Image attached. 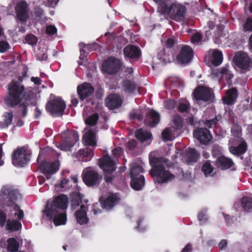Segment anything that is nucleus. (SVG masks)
I'll return each mask as SVG.
<instances>
[{
  "label": "nucleus",
  "instance_id": "51",
  "mask_svg": "<svg viewBox=\"0 0 252 252\" xmlns=\"http://www.w3.org/2000/svg\"><path fill=\"white\" fill-rule=\"evenodd\" d=\"M71 186L70 181L66 179H63L61 183V187L64 189H68Z\"/></svg>",
  "mask_w": 252,
  "mask_h": 252
},
{
  "label": "nucleus",
  "instance_id": "64",
  "mask_svg": "<svg viewBox=\"0 0 252 252\" xmlns=\"http://www.w3.org/2000/svg\"><path fill=\"white\" fill-rule=\"evenodd\" d=\"M192 250L191 246L190 244H188L186 247H185L182 252H190Z\"/></svg>",
  "mask_w": 252,
  "mask_h": 252
},
{
  "label": "nucleus",
  "instance_id": "37",
  "mask_svg": "<svg viewBox=\"0 0 252 252\" xmlns=\"http://www.w3.org/2000/svg\"><path fill=\"white\" fill-rule=\"evenodd\" d=\"M242 206L245 211H249L252 208V199L247 197H243L241 201Z\"/></svg>",
  "mask_w": 252,
  "mask_h": 252
},
{
  "label": "nucleus",
  "instance_id": "11",
  "mask_svg": "<svg viewBox=\"0 0 252 252\" xmlns=\"http://www.w3.org/2000/svg\"><path fill=\"white\" fill-rule=\"evenodd\" d=\"M192 57V49L189 46L182 45L180 47L179 53L176 58L180 63H188L191 61Z\"/></svg>",
  "mask_w": 252,
  "mask_h": 252
},
{
  "label": "nucleus",
  "instance_id": "60",
  "mask_svg": "<svg viewBox=\"0 0 252 252\" xmlns=\"http://www.w3.org/2000/svg\"><path fill=\"white\" fill-rule=\"evenodd\" d=\"M38 58L40 61L46 60V59H47V55H46V52L43 53H39L38 54Z\"/></svg>",
  "mask_w": 252,
  "mask_h": 252
},
{
  "label": "nucleus",
  "instance_id": "8",
  "mask_svg": "<svg viewBox=\"0 0 252 252\" xmlns=\"http://www.w3.org/2000/svg\"><path fill=\"white\" fill-rule=\"evenodd\" d=\"M12 163L15 166H23L30 160V154L24 148H18L12 153Z\"/></svg>",
  "mask_w": 252,
  "mask_h": 252
},
{
  "label": "nucleus",
  "instance_id": "62",
  "mask_svg": "<svg viewBox=\"0 0 252 252\" xmlns=\"http://www.w3.org/2000/svg\"><path fill=\"white\" fill-rule=\"evenodd\" d=\"M130 117L131 119H137L139 120H141L142 119V117L139 115L137 114L136 113H131L130 115Z\"/></svg>",
  "mask_w": 252,
  "mask_h": 252
},
{
  "label": "nucleus",
  "instance_id": "12",
  "mask_svg": "<svg viewBox=\"0 0 252 252\" xmlns=\"http://www.w3.org/2000/svg\"><path fill=\"white\" fill-rule=\"evenodd\" d=\"M234 62L239 68L247 69L252 63V60L247 53L238 52L234 58Z\"/></svg>",
  "mask_w": 252,
  "mask_h": 252
},
{
  "label": "nucleus",
  "instance_id": "44",
  "mask_svg": "<svg viewBox=\"0 0 252 252\" xmlns=\"http://www.w3.org/2000/svg\"><path fill=\"white\" fill-rule=\"evenodd\" d=\"M183 119L180 116L174 117L173 122L175 129H180L183 126Z\"/></svg>",
  "mask_w": 252,
  "mask_h": 252
},
{
  "label": "nucleus",
  "instance_id": "21",
  "mask_svg": "<svg viewBox=\"0 0 252 252\" xmlns=\"http://www.w3.org/2000/svg\"><path fill=\"white\" fill-rule=\"evenodd\" d=\"M106 104L110 109H113L121 106L122 100L119 95L111 94L108 97Z\"/></svg>",
  "mask_w": 252,
  "mask_h": 252
},
{
  "label": "nucleus",
  "instance_id": "13",
  "mask_svg": "<svg viewBox=\"0 0 252 252\" xmlns=\"http://www.w3.org/2000/svg\"><path fill=\"white\" fill-rule=\"evenodd\" d=\"M120 68V63L113 57H110L103 63V70L108 74H112L117 72Z\"/></svg>",
  "mask_w": 252,
  "mask_h": 252
},
{
  "label": "nucleus",
  "instance_id": "28",
  "mask_svg": "<svg viewBox=\"0 0 252 252\" xmlns=\"http://www.w3.org/2000/svg\"><path fill=\"white\" fill-rule=\"evenodd\" d=\"M145 184V179L143 175H140L138 177L132 178L131 181V186L135 190L141 189Z\"/></svg>",
  "mask_w": 252,
  "mask_h": 252
},
{
  "label": "nucleus",
  "instance_id": "36",
  "mask_svg": "<svg viewBox=\"0 0 252 252\" xmlns=\"http://www.w3.org/2000/svg\"><path fill=\"white\" fill-rule=\"evenodd\" d=\"M143 172V169L142 166L136 163L133 164L130 171L131 178L139 177V174Z\"/></svg>",
  "mask_w": 252,
  "mask_h": 252
},
{
  "label": "nucleus",
  "instance_id": "53",
  "mask_svg": "<svg viewBox=\"0 0 252 252\" xmlns=\"http://www.w3.org/2000/svg\"><path fill=\"white\" fill-rule=\"evenodd\" d=\"M79 46L80 47V52H81L80 59H82L83 58V54H84V53L85 52H86V49H88L90 46L87 45L83 43H81L79 44Z\"/></svg>",
  "mask_w": 252,
  "mask_h": 252
},
{
  "label": "nucleus",
  "instance_id": "18",
  "mask_svg": "<svg viewBox=\"0 0 252 252\" xmlns=\"http://www.w3.org/2000/svg\"><path fill=\"white\" fill-rule=\"evenodd\" d=\"M226 20L224 17H217L215 19V22L216 23L218 31L215 33L214 37V41L216 44H219L221 42V32L223 29L224 24L226 23Z\"/></svg>",
  "mask_w": 252,
  "mask_h": 252
},
{
  "label": "nucleus",
  "instance_id": "2",
  "mask_svg": "<svg viewBox=\"0 0 252 252\" xmlns=\"http://www.w3.org/2000/svg\"><path fill=\"white\" fill-rule=\"evenodd\" d=\"M167 162L168 160L164 158H153L150 159L153 166L150 174L157 177L158 183H166L175 178V176L165 169V166H168Z\"/></svg>",
  "mask_w": 252,
  "mask_h": 252
},
{
  "label": "nucleus",
  "instance_id": "40",
  "mask_svg": "<svg viewBox=\"0 0 252 252\" xmlns=\"http://www.w3.org/2000/svg\"><path fill=\"white\" fill-rule=\"evenodd\" d=\"M242 27L244 32H252V17H247Z\"/></svg>",
  "mask_w": 252,
  "mask_h": 252
},
{
  "label": "nucleus",
  "instance_id": "42",
  "mask_svg": "<svg viewBox=\"0 0 252 252\" xmlns=\"http://www.w3.org/2000/svg\"><path fill=\"white\" fill-rule=\"evenodd\" d=\"M4 122L8 126L12 124L13 115L12 112L9 111L4 113L2 116Z\"/></svg>",
  "mask_w": 252,
  "mask_h": 252
},
{
  "label": "nucleus",
  "instance_id": "34",
  "mask_svg": "<svg viewBox=\"0 0 252 252\" xmlns=\"http://www.w3.org/2000/svg\"><path fill=\"white\" fill-rule=\"evenodd\" d=\"M17 16H27L28 14V5L24 1L19 2L16 7Z\"/></svg>",
  "mask_w": 252,
  "mask_h": 252
},
{
  "label": "nucleus",
  "instance_id": "3",
  "mask_svg": "<svg viewBox=\"0 0 252 252\" xmlns=\"http://www.w3.org/2000/svg\"><path fill=\"white\" fill-rule=\"evenodd\" d=\"M26 94L24 86L17 81H13L8 85V93L4 98L5 104L9 107H14L20 104Z\"/></svg>",
  "mask_w": 252,
  "mask_h": 252
},
{
  "label": "nucleus",
  "instance_id": "10",
  "mask_svg": "<svg viewBox=\"0 0 252 252\" xmlns=\"http://www.w3.org/2000/svg\"><path fill=\"white\" fill-rule=\"evenodd\" d=\"M193 94L195 98L198 101L212 102L214 98L211 89L204 87H199L196 88L194 91Z\"/></svg>",
  "mask_w": 252,
  "mask_h": 252
},
{
  "label": "nucleus",
  "instance_id": "1",
  "mask_svg": "<svg viewBox=\"0 0 252 252\" xmlns=\"http://www.w3.org/2000/svg\"><path fill=\"white\" fill-rule=\"evenodd\" d=\"M67 203V197L63 194L56 197L51 202L48 201L45 209L42 211V217L53 221L56 226L66 224L67 215L65 210Z\"/></svg>",
  "mask_w": 252,
  "mask_h": 252
},
{
  "label": "nucleus",
  "instance_id": "9",
  "mask_svg": "<svg viewBox=\"0 0 252 252\" xmlns=\"http://www.w3.org/2000/svg\"><path fill=\"white\" fill-rule=\"evenodd\" d=\"M100 179L97 172L91 167L86 168L83 172V181L88 186L97 185Z\"/></svg>",
  "mask_w": 252,
  "mask_h": 252
},
{
  "label": "nucleus",
  "instance_id": "19",
  "mask_svg": "<svg viewBox=\"0 0 252 252\" xmlns=\"http://www.w3.org/2000/svg\"><path fill=\"white\" fill-rule=\"evenodd\" d=\"M159 120L160 116L159 113L153 110H150L147 113L145 123L151 127H154L158 123Z\"/></svg>",
  "mask_w": 252,
  "mask_h": 252
},
{
  "label": "nucleus",
  "instance_id": "4",
  "mask_svg": "<svg viewBox=\"0 0 252 252\" xmlns=\"http://www.w3.org/2000/svg\"><path fill=\"white\" fill-rule=\"evenodd\" d=\"M1 197L6 201V205L12 206L14 205L12 210L10 211L11 216L13 215L15 217L17 216V218L21 220L24 217V212L20 210L19 206L14 204V201L16 200L19 194L17 189H14L12 187L9 186H4L0 191Z\"/></svg>",
  "mask_w": 252,
  "mask_h": 252
},
{
  "label": "nucleus",
  "instance_id": "61",
  "mask_svg": "<svg viewBox=\"0 0 252 252\" xmlns=\"http://www.w3.org/2000/svg\"><path fill=\"white\" fill-rule=\"evenodd\" d=\"M227 245V242L225 240H222L221 241V242L219 243V247L220 249L223 250L225 249Z\"/></svg>",
  "mask_w": 252,
  "mask_h": 252
},
{
  "label": "nucleus",
  "instance_id": "17",
  "mask_svg": "<svg viewBox=\"0 0 252 252\" xmlns=\"http://www.w3.org/2000/svg\"><path fill=\"white\" fill-rule=\"evenodd\" d=\"M94 91V88L89 83H84L77 87V93L81 100L91 95Z\"/></svg>",
  "mask_w": 252,
  "mask_h": 252
},
{
  "label": "nucleus",
  "instance_id": "16",
  "mask_svg": "<svg viewBox=\"0 0 252 252\" xmlns=\"http://www.w3.org/2000/svg\"><path fill=\"white\" fill-rule=\"evenodd\" d=\"M78 140L79 136L78 134L72 132L69 134L68 137L64 140L58 147L63 151L69 150Z\"/></svg>",
  "mask_w": 252,
  "mask_h": 252
},
{
  "label": "nucleus",
  "instance_id": "46",
  "mask_svg": "<svg viewBox=\"0 0 252 252\" xmlns=\"http://www.w3.org/2000/svg\"><path fill=\"white\" fill-rule=\"evenodd\" d=\"M189 108V103L187 101L180 102L178 106L179 111L181 112H187Z\"/></svg>",
  "mask_w": 252,
  "mask_h": 252
},
{
  "label": "nucleus",
  "instance_id": "52",
  "mask_svg": "<svg viewBox=\"0 0 252 252\" xmlns=\"http://www.w3.org/2000/svg\"><path fill=\"white\" fill-rule=\"evenodd\" d=\"M9 48V44L4 41L0 42V52L4 53Z\"/></svg>",
  "mask_w": 252,
  "mask_h": 252
},
{
  "label": "nucleus",
  "instance_id": "49",
  "mask_svg": "<svg viewBox=\"0 0 252 252\" xmlns=\"http://www.w3.org/2000/svg\"><path fill=\"white\" fill-rule=\"evenodd\" d=\"M26 41L29 44L33 45L37 43V39L34 35L30 34L26 36Z\"/></svg>",
  "mask_w": 252,
  "mask_h": 252
},
{
  "label": "nucleus",
  "instance_id": "59",
  "mask_svg": "<svg viewBox=\"0 0 252 252\" xmlns=\"http://www.w3.org/2000/svg\"><path fill=\"white\" fill-rule=\"evenodd\" d=\"M184 17H167V20H174L177 22H181L183 20Z\"/></svg>",
  "mask_w": 252,
  "mask_h": 252
},
{
  "label": "nucleus",
  "instance_id": "41",
  "mask_svg": "<svg viewBox=\"0 0 252 252\" xmlns=\"http://www.w3.org/2000/svg\"><path fill=\"white\" fill-rule=\"evenodd\" d=\"M124 90L127 93L133 92L136 89V85L130 81L126 80L124 82Z\"/></svg>",
  "mask_w": 252,
  "mask_h": 252
},
{
  "label": "nucleus",
  "instance_id": "43",
  "mask_svg": "<svg viewBox=\"0 0 252 252\" xmlns=\"http://www.w3.org/2000/svg\"><path fill=\"white\" fill-rule=\"evenodd\" d=\"M98 119V115L97 114H94L86 119V123L90 126H93L96 124Z\"/></svg>",
  "mask_w": 252,
  "mask_h": 252
},
{
  "label": "nucleus",
  "instance_id": "20",
  "mask_svg": "<svg viewBox=\"0 0 252 252\" xmlns=\"http://www.w3.org/2000/svg\"><path fill=\"white\" fill-rule=\"evenodd\" d=\"M232 160L224 156H220L217 158L215 161V165L219 168L224 170L230 168L233 165Z\"/></svg>",
  "mask_w": 252,
  "mask_h": 252
},
{
  "label": "nucleus",
  "instance_id": "57",
  "mask_svg": "<svg viewBox=\"0 0 252 252\" xmlns=\"http://www.w3.org/2000/svg\"><path fill=\"white\" fill-rule=\"evenodd\" d=\"M136 145V142L135 140H132L128 142V147L130 150H133Z\"/></svg>",
  "mask_w": 252,
  "mask_h": 252
},
{
  "label": "nucleus",
  "instance_id": "56",
  "mask_svg": "<svg viewBox=\"0 0 252 252\" xmlns=\"http://www.w3.org/2000/svg\"><path fill=\"white\" fill-rule=\"evenodd\" d=\"M112 153L114 156L119 157L122 153V149L119 147L116 148L113 150Z\"/></svg>",
  "mask_w": 252,
  "mask_h": 252
},
{
  "label": "nucleus",
  "instance_id": "35",
  "mask_svg": "<svg viewBox=\"0 0 252 252\" xmlns=\"http://www.w3.org/2000/svg\"><path fill=\"white\" fill-rule=\"evenodd\" d=\"M82 156L83 158H89V159H87V160H89L93 156V150L89 148L84 150H80L77 153L76 157L80 159V157Z\"/></svg>",
  "mask_w": 252,
  "mask_h": 252
},
{
  "label": "nucleus",
  "instance_id": "31",
  "mask_svg": "<svg viewBox=\"0 0 252 252\" xmlns=\"http://www.w3.org/2000/svg\"><path fill=\"white\" fill-rule=\"evenodd\" d=\"M6 248L8 252H17L19 247L18 242L14 238H8L6 241Z\"/></svg>",
  "mask_w": 252,
  "mask_h": 252
},
{
  "label": "nucleus",
  "instance_id": "38",
  "mask_svg": "<svg viewBox=\"0 0 252 252\" xmlns=\"http://www.w3.org/2000/svg\"><path fill=\"white\" fill-rule=\"evenodd\" d=\"M172 128H165L162 132V137L166 141H171L174 138L172 133Z\"/></svg>",
  "mask_w": 252,
  "mask_h": 252
},
{
  "label": "nucleus",
  "instance_id": "39",
  "mask_svg": "<svg viewBox=\"0 0 252 252\" xmlns=\"http://www.w3.org/2000/svg\"><path fill=\"white\" fill-rule=\"evenodd\" d=\"M202 170L206 176L211 175L213 172L214 168L212 166L210 161H207L204 163Z\"/></svg>",
  "mask_w": 252,
  "mask_h": 252
},
{
  "label": "nucleus",
  "instance_id": "50",
  "mask_svg": "<svg viewBox=\"0 0 252 252\" xmlns=\"http://www.w3.org/2000/svg\"><path fill=\"white\" fill-rule=\"evenodd\" d=\"M46 32L50 35L55 34L57 32V29L54 26L48 25L46 27Z\"/></svg>",
  "mask_w": 252,
  "mask_h": 252
},
{
  "label": "nucleus",
  "instance_id": "6",
  "mask_svg": "<svg viewBox=\"0 0 252 252\" xmlns=\"http://www.w3.org/2000/svg\"><path fill=\"white\" fill-rule=\"evenodd\" d=\"M46 110L52 116H62L65 108V104L59 98L50 99L46 104Z\"/></svg>",
  "mask_w": 252,
  "mask_h": 252
},
{
  "label": "nucleus",
  "instance_id": "24",
  "mask_svg": "<svg viewBox=\"0 0 252 252\" xmlns=\"http://www.w3.org/2000/svg\"><path fill=\"white\" fill-rule=\"evenodd\" d=\"M170 51L166 53L165 50L163 49L158 54V59L162 63H167L172 62L174 60V56Z\"/></svg>",
  "mask_w": 252,
  "mask_h": 252
},
{
  "label": "nucleus",
  "instance_id": "27",
  "mask_svg": "<svg viewBox=\"0 0 252 252\" xmlns=\"http://www.w3.org/2000/svg\"><path fill=\"white\" fill-rule=\"evenodd\" d=\"M135 136L141 142L151 141L152 134L149 132L143 129H139L136 131Z\"/></svg>",
  "mask_w": 252,
  "mask_h": 252
},
{
  "label": "nucleus",
  "instance_id": "7",
  "mask_svg": "<svg viewBox=\"0 0 252 252\" xmlns=\"http://www.w3.org/2000/svg\"><path fill=\"white\" fill-rule=\"evenodd\" d=\"M99 165L105 172L108 174L105 176L106 182L107 183H111L113 178L110 174L116 169V161L112 159L109 156H105L102 159H99Z\"/></svg>",
  "mask_w": 252,
  "mask_h": 252
},
{
  "label": "nucleus",
  "instance_id": "26",
  "mask_svg": "<svg viewBox=\"0 0 252 252\" xmlns=\"http://www.w3.org/2000/svg\"><path fill=\"white\" fill-rule=\"evenodd\" d=\"M83 140L86 145L93 146L96 145L95 133L92 130L88 131L85 134Z\"/></svg>",
  "mask_w": 252,
  "mask_h": 252
},
{
  "label": "nucleus",
  "instance_id": "47",
  "mask_svg": "<svg viewBox=\"0 0 252 252\" xmlns=\"http://www.w3.org/2000/svg\"><path fill=\"white\" fill-rule=\"evenodd\" d=\"M202 40V35L199 32H196L191 37V41L192 43L198 45Z\"/></svg>",
  "mask_w": 252,
  "mask_h": 252
},
{
  "label": "nucleus",
  "instance_id": "63",
  "mask_svg": "<svg viewBox=\"0 0 252 252\" xmlns=\"http://www.w3.org/2000/svg\"><path fill=\"white\" fill-rule=\"evenodd\" d=\"M71 104L74 105V106H77L78 103V101L77 98H76L75 95H72L71 96Z\"/></svg>",
  "mask_w": 252,
  "mask_h": 252
},
{
  "label": "nucleus",
  "instance_id": "25",
  "mask_svg": "<svg viewBox=\"0 0 252 252\" xmlns=\"http://www.w3.org/2000/svg\"><path fill=\"white\" fill-rule=\"evenodd\" d=\"M119 198L116 194H110L102 204L103 208L109 210L112 208L119 201Z\"/></svg>",
  "mask_w": 252,
  "mask_h": 252
},
{
  "label": "nucleus",
  "instance_id": "58",
  "mask_svg": "<svg viewBox=\"0 0 252 252\" xmlns=\"http://www.w3.org/2000/svg\"><path fill=\"white\" fill-rule=\"evenodd\" d=\"M217 121L218 120L217 118L212 119L208 122L207 126L209 127H212L213 126H215Z\"/></svg>",
  "mask_w": 252,
  "mask_h": 252
},
{
  "label": "nucleus",
  "instance_id": "22",
  "mask_svg": "<svg viewBox=\"0 0 252 252\" xmlns=\"http://www.w3.org/2000/svg\"><path fill=\"white\" fill-rule=\"evenodd\" d=\"M124 52L126 57L132 59H138L140 56L139 48L134 45H128L124 48Z\"/></svg>",
  "mask_w": 252,
  "mask_h": 252
},
{
  "label": "nucleus",
  "instance_id": "48",
  "mask_svg": "<svg viewBox=\"0 0 252 252\" xmlns=\"http://www.w3.org/2000/svg\"><path fill=\"white\" fill-rule=\"evenodd\" d=\"M207 210L203 209L201 210L198 215V219L202 223H205L208 220V217L206 213Z\"/></svg>",
  "mask_w": 252,
  "mask_h": 252
},
{
  "label": "nucleus",
  "instance_id": "5",
  "mask_svg": "<svg viewBox=\"0 0 252 252\" xmlns=\"http://www.w3.org/2000/svg\"><path fill=\"white\" fill-rule=\"evenodd\" d=\"M70 208L72 211H75L74 216L77 223L80 224H87L89 219L87 216L88 210V205L82 204L81 199L77 196L71 201Z\"/></svg>",
  "mask_w": 252,
  "mask_h": 252
},
{
  "label": "nucleus",
  "instance_id": "23",
  "mask_svg": "<svg viewBox=\"0 0 252 252\" xmlns=\"http://www.w3.org/2000/svg\"><path fill=\"white\" fill-rule=\"evenodd\" d=\"M237 96V91L236 89L232 88L227 90L226 96L222 99L223 102L224 104L232 105L234 103Z\"/></svg>",
  "mask_w": 252,
  "mask_h": 252
},
{
  "label": "nucleus",
  "instance_id": "29",
  "mask_svg": "<svg viewBox=\"0 0 252 252\" xmlns=\"http://www.w3.org/2000/svg\"><path fill=\"white\" fill-rule=\"evenodd\" d=\"M22 227L20 222L17 220H8L6 221L5 228L7 230L14 231H18Z\"/></svg>",
  "mask_w": 252,
  "mask_h": 252
},
{
  "label": "nucleus",
  "instance_id": "33",
  "mask_svg": "<svg viewBox=\"0 0 252 252\" xmlns=\"http://www.w3.org/2000/svg\"><path fill=\"white\" fill-rule=\"evenodd\" d=\"M229 150L234 155L243 154L246 151V143L242 142L238 147H231Z\"/></svg>",
  "mask_w": 252,
  "mask_h": 252
},
{
  "label": "nucleus",
  "instance_id": "30",
  "mask_svg": "<svg viewBox=\"0 0 252 252\" xmlns=\"http://www.w3.org/2000/svg\"><path fill=\"white\" fill-rule=\"evenodd\" d=\"M187 162L189 164L191 162H196L199 156V154L194 149H189L186 152Z\"/></svg>",
  "mask_w": 252,
  "mask_h": 252
},
{
  "label": "nucleus",
  "instance_id": "15",
  "mask_svg": "<svg viewBox=\"0 0 252 252\" xmlns=\"http://www.w3.org/2000/svg\"><path fill=\"white\" fill-rule=\"evenodd\" d=\"M59 163L58 161L52 163L44 162L40 164V168L46 175L47 179H49L51 175L56 173L59 169Z\"/></svg>",
  "mask_w": 252,
  "mask_h": 252
},
{
  "label": "nucleus",
  "instance_id": "14",
  "mask_svg": "<svg viewBox=\"0 0 252 252\" xmlns=\"http://www.w3.org/2000/svg\"><path fill=\"white\" fill-rule=\"evenodd\" d=\"M193 135L201 144L205 145L209 144L212 137L209 130L207 128L203 127L194 130Z\"/></svg>",
  "mask_w": 252,
  "mask_h": 252
},
{
  "label": "nucleus",
  "instance_id": "55",
  "mask_svg": "<svg viewBox=\"0 0 252 252\" xmlns=\"http://www.w3.org/2000/svg\"><path fill=\"white\" fill-rule=\"evenodd\" d=\"M165 105L167 108L171 109L175 107V102L173 100H169L165 102Z\"/></svg>",
  "mask_w": 252,
  "mask_h": 252
},
{
  "label": "nucleus",
  "instance_id": "45",
  "mask_svg": "<svg viewBox=\"0 0 252 252\" xmlns=\"http://www.w3.org/2000/svg\"><path fill=\"white\" fill-rule=\"evenodd\" d=\"M163 45L167 48L172 47L176 43L175 40L173 38H163L161 39Z\"/></svg>",
  "mask_w": 252,
  "mask_h": 252
},
{
  "label": "nucleus",
  "instance_id": "32",
  "mask_svg": "<svg viewBox=\"0 0 252 252\" xmlns=\"http://www.w3.org/2000/svg\"><path fill=\"white\" fill-rule=\"evenodd\" d=\"M212 53V62L216 66L219 65L222 62V53L218 50H212L210 51Z\"/></svg>",
  "mask_w": 252,
  "mask_h": 252
},
{
  "label": "nucleus",
  "instance_id": "54",
  "mask_svg": "<svg viewBox=\"0 0 252 252\" xmlns=\"http://www.w3.org/2000/svg\"><path fill=\"white\" fill-rule=\"evenodd\" d=\"M6 214L0 210V226H3L6 221Z\"/></svg>",
  "mask_w": 252,
  "mask_h": 252
}]
</instances>
